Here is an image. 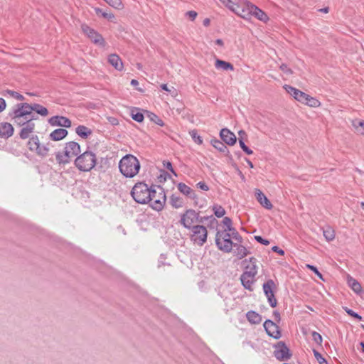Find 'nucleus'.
I'll use <instances>...</instances> for the list:
<instances>
[{
	"instance_id": "f257e3e1",
	"label": "nucleus",
	"mask_w": 364,
	"mask_h": 364,
	"mask_svg": "<svg viewBox=\"0 0 364 364\" xmlns=\"http://www.w3.org/2000/svg\"><path fill=\"white\" fill-rule=\"evenodd\" d=\"M225 7L245 19L252 16L258 20L267 22V15L257 6L247 0H219Z\"/></svg>"
},
{
	"instance_id": "f03ea898",
	"label": "nucleus",
	"mask_w": 364,
	"mask_h": 364,
	"mask_svg": "<svg viewBox=\"0 0 364 364\" xmlns=\"http://www.w3.org/2000/svg\"><path fill=\"white\" fill-rule=\"evenodd\" d=\"M18 113L11 109L9 113V116L16 125L22 127L19 132V136L21 139H26L34 132L36 127L33 122L34 119L31 117H24L23 114H18Z\"/></svg>"
},
{
	"instance_id": "7ed1b4c3",
	"label": "nucleus",
	"mask_w": 364,
	"mask_h": 364,
	"mask_svg": "<svg viewBox=\"0 0 364 364\" xmlns=\"http://www.w3.org/2000/svg\"><path fill=\"white\" fill-rule=\"evenodd\" d=\"M119 168L124 176L133 178L139 173L141 165L136 157L127 154L119 161Z\"/></svg>"
},
{
	"instance_id": "20e7f679",
	"label": "nucleus",
	"mask_w": 364,
	"mask_h": 364,
	"mask_svg": "<svg viewBox=\"0 0 364 364\" xmlns=\"http://www.w3.org/2000/svg\"><path fill=\"white\" fill-rule=\"evenodd\" d=\"M12 109L19 112L18 114H23L24 117H31L35 120L38 119V117L33 114V112H35L43 117H46L48 114L47 108L37 103H18Z\"/></svg>"
},
{
	"instance_id": "39448f33",
	"label": "nucleus",
	"mask_w": 364,
	"mask_h": 364,
	"mask_svg": "<svg viewBox=\"0 0 364 364\" xmlns=\"http://www.w3.org/2000/svg\"><path fill=\"white\" fill-rule=\"evenodd\" d=\"M284 89L288 92L291 97H293L298 102L305 104L311 107H318L320 106V102L306 93L288 85L284 86Z\"/></svg>"
},
{
	"instance_id": "423d86ee",
	"label": "nucleus",
	"mask_w": 364,
	"mask_h": 364,
	"mask_svg": "<svg viewBox=\"0 0 364 364\" xmlns=\"http://www.w3.org/2000/svg\"><path fill=\"white\" fill-rule=\"evenodd\" d=\"M152 186L149 187L144 182L136 183L131 191V196L133 199L139 204H147L150 200Z\"/></svg>"
},
{
	"instance_id": "0eeeda50",
	"label": "nucleus",
	"mask_w": 364,
	"mask_h": 364,
	"mask_svg": "<svg viewBox=\"0 0 364 364\" xmlns=\"http://www.w3.org/2000/svg\"><path fill=\"white\" fill-rule=\"evenodd\" d=\"M166 196L164 189L160 186H152L151 191L149 206L156 211H161L164 208Z\"/></svg>"
},
{
	"instance_id": "6e6552de",
	"label": "nucleus",
	"mask_w": 364,
	"mask_h": 364,
	"mask_svg": "<svg viewBox=\"0 0 364 364\" xmlns=\"http://www.w3.org/2000/svg\"><path fill=\"white\" fill-rule=\"evenodd\" d=\"M97 157L92 151H86L75 160V165L81 171H89L96 165Z\"/></svg>"
},
{
	"instance_id": "1a4fd4ad",
	"label": "nucleus",
	"mask_w": 364,
	"mask_h": 364,
	"mask_svg": "<svg viewBox=\"0 0 364 364\" xmlns=\"http://www.w3.org/2000/svg\"><path fill=\"white\" fill-rule=\"evenodd\" d=\"M205 218H201L199 213L193 209H188L181 215L179 223L186 229L191 230L196 223H201Z\"/></svg>"
},
{
	"instance_id": "9d476101",
	"label": "nucleus",
	"mask_w": 364,
	"mask_h": 364,
	"mask_svg": "<svg viewBox=\"0 0 364 364\" xmlns=\"http://www.w3.org/2000/svg\"><path fill=\"white\" fill-rule=\"evenodd\" d=\"M27 146L30 151H35L38 156L41 157L48 156L50 151V144H41L37 135H33L29 139Z\"/></svg>"
},
{
	"instance_id": "9b49d317",
	"label": "nucleus",
	"mask_w": 364,
	"mask_h": 364,
	"mask_svg": "<svg viewBox=\"0 0 364 364\" xmlns=\"http://www.w3.org/2000/svg\"><path fill=\"white\" fill-rule=\"evenodd\" d=\"M190 230V239L194 244L203 246L206 242L208 230L205 226L196 225Z\"/></svg>"
},
{
	"instance_id": "f8f14e48",
	"label": "nucleus",
	"mask_w": 364,
	"mask_h": 364,
	"mask_svg": "<svg viewBox=\"0 0 364 364\" xmlns=\"http://www.w3.org/2000/svg\"><path fill=\"white\" fill-rule=\"evenodd\" d=\"M215 243L219 250L229 253L233 247L230 235L225 231H218L215 236Z\"/></svg>"
},
{
	"instance_id": "ddd939ff",
	"label": "nucleus",
	"mask_w": 364,
	"mask_h": 364,
	"mask_svg": "<svg viewBox=\"0 0 364 364\" xmlns=\"http://www.w3.org/2000/svg\"><path fill=\"white\" fill-rule=\"evenodd\" d=\"M81 29L83 33L86 35L93 43L102 47L105 46V39L97 31L90 28L87 24H82Z\"/></svg>"
},
{
	"instance_id": "4468645a",
	"label": "nucleus",
	"mask_w": 364,
	"mask_h": 364,
	"mask_svg": "<svg viewBox=\"0 0 364 364\" xmlns=\"http://www.w3.org/2000/svg\"><path fill=\"white\" fill-rule=\"evenodd\" d=\"M274 355L279 360H287L290 358L291 353L289 348L282 341L275 346Z\"/></svg>"
},
{
	"instance_id": "2eb2a0df",
	"label": "nucleus",
	"mask_w": 364,
	"mask_h": 364,
	"mask_svg": "<svg viewBox=\"0 0 364 364\" xmlns=\"http://www.w3.org/2000/svg\"><path fill=\"white\" fill-rule=\"evenodd\" d=\"M264 328L267 333L274 338V339H279L281 337V332L279 326L272 321L267 319L264 321Z\"/></svg>"
},
{
	"instance_id": "dca6fc26",
	"label": "nucleus",
	"mask_w": 364,
	"mask_h": 364,
	"mask_svg": "<svg viewBox=\"0 0 364 364\" xmlns=\"http://www.w3.org/2000/svg\"><path fill=\"white\" fill-rule=\"evenodd\" d=\"M48 122L52 126H59L62 127H71V121L63 116H54L49 119Z\"/></svg>"
},
{
	"instance_id": "f3484780",
	"label": "nucleus",
	"mask_w": 364,
	"mask_h": 364,
	"mask_svg": "<svg viewBox=\"0 0 364 364\" xmlns=\"http://www.w3.org/2000/svg\"><path fill=\"white\" fill-rule=\"evenodd\" d=\"M220 136L222 140L228 145H234L236 143L237 138L234 133L230 132L228 129H222L220 132Z\"/></svg>"
},
{
	"instance_id": "a211bd4d",
	"label": "nucleus",
	"mask_w": 364,
	"mask_h": 364,
	"mask_svg": "<svg viewBox=\"0 0 364 364\" xmlns=\"http://www.w3.org/2000/svg\"><path fill=\"white\" fill-rule=\"evenodd\" d=\"M64 150L66 151L67 156L73 158L80 153V146L77 142L70 141L65 144Z\"/></svg>"
},
{
	"instance_id": "6ab92c4d",
	"label": "nucleus",
	"mask_w": 364,
	"mask_h": 364,
	"mask_svg": "<svg viewBox=\"0 0 364 364\" xmlns=\"http://www.w3.org/2000/svg\"><path fill=\"white\" fill-rule=\"evenodd\" d=\"M255 275L250 274V272L249 273L243 272L240 277V280H241V282H242L243 287L248 290H252V284L255 282Z\"/></svg>"
},
{
	"instance_id": "aec40b11",
	"label": "nucleus",
	"mask_w": 364,
	"mask_h": 364,
	"mask_svg": "<svg viewBox=\"0 0 364 364\" xmlns=\"http://www.w3.org/2000/svg\"><path fill=\"white\" fill-rule=\"evenodd\" d=\"M255 196L258 202L264 208H265L267 210H270L272 208V204L259 189L255 190Z\"/></svg>"
},
{
	"instance_id": "412c9836",
	"label": "nucleus",
	"mask_w": 364,
	"mask_h": 364,
	"mask_svg": "<svg viewBox=\"0 0 364 364\" xmlns=\"http://www.w3.org/2000/svg\"><path fill=\"white\" fill-rule=\"evenodd\" d=\"M245 264V273H250L256 276L257 274V267L256 265L257 259L254 257L250 258L249 260L245 259L244 262Z\"/></svg>"
},
{
	"instance_id": "4be33fe9",
	"label": "nucleus",
	"mask_w": 364,
	"mask_h": 364,
	"mask_svg": "<svg viewBox=\"0 0 364 364\" xmlns=\"http://www.w3.org/2000/svg\"><path fill=\"white\" fill-rule=\"evenodd\" d=\"M233 253L234 255L240 259L245 257L247 255L250 254V252L247 249L241 245V243H233Z\"/></svg>"
},
{
	"instance_id": "5701e85b",
	"label": "nucleus",
	"mask_w": 364,
	"mask_h": 364,
	"mask_svg": "<svg viewBox=\"0 0 364 364\" xmlns=\"http://www.w3.org/2000/svg\"><path fill=\"white\" fill-rule=\"evenodd\" d=\"M14 134V127L9 122L0 123V136L9 138Z\"/></svg>"
},
{
	"instance_id": "b1692460",
	"label": "nucleus",
	"mask_w": 364,
	"mask_h": 364,
	"mask_svg": "<svg viewBox=\"0 0 364 364\" xmlns=\"http://www.w3.org/2000/svg\"><path fill=\"white\" fill-rule=\"evenodd\" d=\"M108 62L117 70L123 69V63L117 54H111L108 56Z\"/></svg>"
},
{
	"instance_id": "393cba45",
	"label": "nucleus",
	"mask_w": 364,
	"mask_h": 364,
	"mask_svg": "<svg viewBox=\"0 0 364 364\" xmlns=\"http://www.w3.org/2000/svg\"><path fill=\"white\" fill-rule=\"evenodd\" d=\"M68 134V131L63 128L55 129L50 134V138L53 141H59L64 139Z\"/></svg>"
},
{
	"instance_id": "a878e982",
	"label": "nucleus",
	"mask_w": 364,
	"mask_h": 364,
	"mask_svg": "<svg viewBox=\"0 0 364 364\" xmlns=\"http://www.w3.org/2000/svg\"><path fill=\"white\" fill-rule=\"evenodd\" d=\"M215 67L218 70H234V66L229 62L217 59L215 62Z\"/></svg>"
},
{
	"instance_id": "bb28decb",
	"label": "nucleus",
	"mask_w": 364,
	"mask_h": 364,
	"mask_svg": "<svg viewBox=\"0 0 364 364\" xmlns=\"http://www.w3.org/2000/svg\"><path fill=\"white\" fill-rule=\"evenodd\" d=\"M247 321L252 324H259L262 321V316L255 311H250L246 314Z\"/></svg>"
},
{
	"instance_id": "cd10ccee",
	"label": "nucleus",
	"mask_w": 364,
	"mask_h": 364,
	"mask_svg": "<svg viewBox=\"0 0 364 364\" xmlns=\"http://www.w3.org/2000/svg\"><path fill=\"white\" fill-rule=\"evenodd\" d=\"M171 205L174 208H181L184 205L183 199L177 195L172 194L169 199Z\"/></svg>"
},
{
	"instance_id": "c85d7f7f",
	"label": "nucleus",
	"mask_w": 364,
	"mask_h": 364,
	"mask_svg": "<svg viewBox=\"0 0 364 364\" xmlns=\"http://www.w3.org/2000/svg\"><path fill=\"white\" fill-rule=\"evenodd\" d=\"M75 132L82 139H87L92 134V130L84 125H80L75 129Z\"/></svg>"
},
{
	"instance_id": "c756f323",
	"label": "nucleus",
	"mask_w": 364,
	"mask_h": 364,
	"mask_svg": "<svg viewBox=\"0 0 364 364\" xmlns=\"http://www.w3.org/2000/svg\"><path fill=\"white\" fill-rule=\"evenodd\" d=\"M274 287L275 284L272 279H269L265 283H264L263 291L266 296H269L271 294H274L272 289Z\"/></svg>"
},
{
	"instance_id": "7c9ffc66",
	"label": "nucleus",
	"mask_w": 364,
	"mask_h": 364,
	"mask_svg": "<svg viewBox=\"0 0 364 364\" xmlns=\"http://www.w3.org/2000/svg\"><path fill=\"white\" fill-rule=\"evenodd\" d=\"M212 145L222 153L228 152V148L225 144L218 139H213L211 141Z\"/></svg>"
},
{
	"instance_id": "2f4dec72",
	"label": "nucleus",
	"mask_w": 364,
	"mask_h": 364,
	"mask_svg": "<svg viewBox=\"0 0 364 364\" xmlns=\"http://www.w3.org/2000/svg\"><path fill=\"white\" fill-rule=\"evenodd\" d=\"M70 159L71 157L70 156H67L65 150L63 152H58L56 154V160L59 164H68Z\"/></svg>"
},
{
	"instance_id": "473e14b6",
	"label": "nucleus",
	"mask_w": 364,
	"mask_h": 364,
	"mask_svg": "<svg viewBox=\"0 0 364 364\" xmlns=\"http://www.w3.org/2000/svg\"><path fill=\"white\" fill-rule=\"evenodd\" d=\"M352 124L358 132L364 135V121L359 119H354Z\"/></svg>"
},
{
	"instance_id": "72a5a7b5",
	"label": "nucleus",
	"mask_w": 364,
	"mask_h": 364,
	"mask_svg": "<svg viewBox=\"0 0 364 364\" xmlns=\"http://www.w3.org/2000/svg\"><path fill=\"white\" fill-rule=\"evenodd\" d=\"M323 235L328 242L333 240L335 238V232L331 227H328L324 229L323 230Z\"/></svg>"
},
{
	"instance_id": "f704fd0d",
	"label": "nucleus",
	"mask_w": 364,
	"mask_h": 364,
	"mask_svg": "<svg viewBox=\"0 0 364 364\" xmlns=\"http://www.w3.org/2000/svg\"><path fill=\"white\" fill-rule=\"evenodd\" d=\"M348 284L351 289L357 294L360 293L362 290V287L360 283L353 278H350L348 279Z\"/></svg>"
},
{
	"instance_id": "c9c22d12",
	"label": "nucleus",
	"mask_w": 364,
	"mask_h": 364,
	"mask_svg": "<svg viewBox=\"0 0 364 364\" xmlns=\"http://www.w3.org/2000/svg\"><path fill=\"white\" fill-rule=\"evenodd\" d=\"M229 235H230V237L237 241L239 243L242 242V237L238 233L235 228H231L228 230Z\"/></svg>"
},
{
	"instance_id": "e433bc0d",
	"label": "nucleus",
	"mask_w": 364,
	"mask_h": 364,
	"mask_svg": "<svg viewBox=\"0 0 364 364\" xmlns=\"http://www.w3.org/2000/svg\"><path fill=\"white\" fill-rule=\"evenodd\" d=\"M95 11L97 15H101L103 18L108 20L112 21L114 18V15L112 13H107L100 8H95Z\"/></svg>"
},
{
	"instance_id": "4c0bfd02",
	"label": "nucleus",
	"mask_w": 364,
	"mask_h": 364,
	"mask_svg": "<svg viewBox=\"0 0 364 364\" xmlns=\"http://www.w3.org/2000/svg\"><path fill=\"white\" fill-rule=\"evenodd\" d=\"M213 210L217 218H222L225 214V209L220 205L215 204L213 206Z\"/></svg>"
},
{
	"instance_id": "58836bf2",
	"label": "nucleus",
	"mask_w": 364,
	"mask_h": 364,
	"mask_svg": "<svg viewBox=\"0 0 364 364\" xmlns=\"http://www.w3.org/2000/svg\"><path fill=\"white\" fill-rule=\"evenodd\" d=\"M177 187L178 191L186 196L187 195L191 193V191H192V188H191L189 186H188L186 184L183 183H179Z\"/></svg>"
},
{
	"instance_id": "ea45409f",
	"label": "nucleus",
	"mask_w": 364,
	"mask_h": 364,
	"mask_svg": "<svg viewBox=\"0 0 364 364\" xmlns=\"http://www.w3.org/2000/svg\"><path fill=\"white\" fill-rule=\"evenodd\" d=\"M107 4H108L110 6L117 9H123V4L121 0H104Z\"/></svg>"
},
{
	"instance_id": "a19ab883",
	"label": "nucleus",
	"mask_w": 364,
	"mask_h": 364,
	"mask_svg": "<svg viewBox=\"0 0 364 364\" xmlns=\"http://www.w3.org/2000/svg\"><path fill=\"white\" fill-rule=\"evenodd\" d=\"M131 116L134 120L137 122H141L144 120V115L142 113L136 112L135 110H132Z\"/></svg>"
},
{
	"instance_id": "79ce46f5",
	"label": "nucleus",
	"mask_w": 364,
	"mask_h": 364,
	"mask_svg": "<svg viewBox=\"0 0 364 364\" xmlns=\"http://www.w3.org/2000/svg\"><path fill=\"white\" fill-rule=\"evenodd\" d=\"M149 117L150 118V119L152 122H154L156 124H158L161 127H163L164 125L163 120L161 119H160L156 114H155L154 113H149Z\"/></svg>"
},
{
	"instance_id": "37998d69",
	"label": "nucleus",
	"mask_w": 364,
	"mask_h": 364,
	"mask_svg": "<svg viewBox=\"0 0 364 364\" xmlns=\"http://www.w3.org/2000/svg\"><path fill=\"white\" fill-rule=\"evenodd\" d=\"M314 355L319 364H328L326 360L316 350H313Z\"/></svg>"
},
{
	"instance_id": "c03bdc74",
	"label": "nucleus",
	"mask_w": 364,
	"mask_h": 364,
	"mask_svg": "<svg viewBox=\"0 0 364 364\" xmlns=\"http://www.w3.org/2000/svg\"><path fill=\"white\" fill-rule=\"evenodd\" d=\"M239 144L241 149L247 154H252L253 151L248 146H247L242 139H239Z\"/></svg>"
},
{
	"instance_id": "a18cd8bd",
	"label": "nucleus",
	"mask_w": 364,
	"mask_h": 364,
	"mask_svg": "<svg viewBox=\"0 0 364 364\" xmlns=\"http://www.w3.org/2000/svg\"><path fill=\"white\" fill-rule=\"evenodd\" d=\"M191 136H192L193 141L198 144H201L203 143V140L201 137L197 134V132L195 130H193L190 132Z\"/></svg>"
},
{
	"instance_id": "49530a36",
	"label": "nucleus",
	"mask_w": 364,
	"mask_h": 364,
	"mask_svg": "<svg viewBox=\"0 0 364 364\" xmlns=\"http://www.w3.org/2000/svg\"><path fill=\"white\" fill-rule=\"evenodd\" d=\"M344 310L349 316H351L359 321L362 320V316H360L358 314L354 312L352 309H350L348 307H344Z\"/></svg>"
},
{
	"instance_id": "de8ad7c7",
	"label": "nucleus",
	"mask_w": 364,
	"mask_h": 364,
	"mask_svg": "<svg viewBox=\"0 0 364 364\" xmlns=\"http://www.w3.org/2000/svg\"><path fill=\"white\" fill-rule=\"evenodd\" d=\"M223 224L226 227V228L223 230L225 232H228L229 228H232V220L228 217H225L223 220Z\"/></svg>"
},
{
	"instance_id": "09e8293b",
	"label": "nucleus",
	"mask_w": 364,
	"mask_h": 364,
	"mask_svg": "<svg viewBox=\"0 0 364 364\" xmlns=\"http://www.w3.org/2000/svg\"><path fill=\"white\" fill-rule=\"evenodd\" d=\"M7 93L9 95H10L12 97H14L18 100H24V97L17 92L12 91V90H7Z\"/></svg>"
},
{
	"instance_id": "8fccbe9b",
	"label": "nucleus",
	"mask_w": 364,
	"mask_h": 364,
	"mask_svg": "<svg viewBox=\"0 0 364 364\" xmlns=\"http://www.w3.org/2000/svg\"><path fill=\"white\" fill-rule=\"evenodd\" d=\"M313 340L318 344H321L322 343V336L317 332L313 331L311 333Z\"/></svg>"
},
{
	"instance_id": "3c124183",
	"label": "nucleus",
	"mask_w": 364,
	"mask_h": 364,
	"mask_svg": "<svg viewBox=\"0 0 364 364\" xmlns=\"http://www.w3.org/2000/svg\"><path fill=\"white\" fill-rule=\"evenodd\" d=\"M306 267L307 269L313 271L320 279H323L322 274L319 272V271L315 266L311 264H306Z\"/></svg>"
},
{
	"instance_id": "603ef678",
	"label": "nucleus",
	"mask_w": 364,
	"mask_h": 364,
	"mask_svg": "<svg viewBox=\"0 0 364 364\" xmlns=\"http://www.w3.org/2000/svg\"><path fill=\"white\" fill-rule=\"evenodd\" d=\"M269 304L272 307H275L277 304V299L274 297V294H271L269 296H267Z\"/></svg>"
},
{
	"instance_id": "864d4df0",
	"label": "nucleus",
	"mask_w": 364,
	"mask_h": 364,
	"mask_svg": "<svg viewBox=\"0 0 364 364\" xmlns=\"http://www.w3.org/2000/svg\"><path fill=\"white\" fill-rule=\"evenodd\" d=\"M255 239L257 242L264 245H268L269 244V241L266 240V239H264L262 238L261 236L259 235H256L255 236Z\"/></svg>"
},
{
	"instance_id": "5fc2aeb1",
	"label": "nucleus",
	"mask_w": 364,
	"mask_h": 364,
	"mask_svg": "<svg viewBox=\"0 0 364 364\" xmlns=\"http://www.w3.org/2000/svg\"><path fill=\"white\" fill-rule=\"evenodd\" d=\"M196 186L198 188H200V190L208 191L209 190L208 186L203 181H200L196 184Z\"/></svg>"
},
{
	"instance_id": "6e6d98bb",
	"label": "nucleus",
	"mask_w": 364,
	"mask_h": 364,
	"mask_svg": "<svg viewBox=\"0 0 364 364\" xmlns=\"http://www.w3.org/2000/svg\"><path fill=\"white\" fill-rule=\"evenodd\" d=\"M281 70L284 73L287 75H291L292 74V70L288 68V66L286 64H282L280 65Z\"/></svg>"
},
{
	"instance_id": "4d7b16f0",
	"label": "nucleus",
	"mask_w": 364,
	"mask_h": 364,
	"mask_svg": "<svg viewBox=\"0 0 364 364\" xmlns=\"http://www.w3.org/2000/svg\"><path fill=\"white\" fill-rule=\"evenodd\" d=\"M197 15V13L194 11H189L186 13V16H188L191 21L195 20Z\"/></svg>"
},
{
	"instance_id": "13d9d810",
	"label": "nucleus",
	"mask_w": 364,
	"mask_h": 364,
	"mask_svg": "<svg viewBox=\"0 0 364 364\" xmlns=\"http://www.w3.org/2000/svg\"><path fill=\"white\" fill-rule=\"evenodd\" d=\"M272 250L274 252L278 253L280 255H284V251L283 250L280 249L278 246H273L272 247Z\"/></svg>"
},
{
	"instance_id": "bf43d9fd",
	"label": "nucleus",
	"mask_w": 364,
	"mask_h": 364,
	"mask_svg": "<svg viewBox=\"0 0 364 364\" xmlns=\"http://www.w3.org/2000/svg\"><path fill=\"white\" fill-rule=\"evenodd\" d=\"M6 108V102L4 99L0 97V113Z\"/></svg>"
},
{
	"instance_id": "052dcab7",
	"label": "nucleus",
	"mask_w": 364,
	"mask_h": 364,
	"mask_svg": "<svg viewBox=\"0 0 364 364\" xmlns=\"http://www.w3.org/2000/svg\"><path fill=\"white\" fill-rule=\"evenodd\" d=\"M187 196L188 198H190L191 199H193V200H196L198 199V196L197 194L196 193V192L192 189V191H191V193H189L188 195H187Z\"/></svg>"
},
{
	"instance_id": "680f3d73",
	"label": "nucleus",
	"mask_w": 364,
	"mask_h": 364,
	"mask_svg": "<svg viewBox=\"0 0 364 364\" xmlns=\"http://www.w3.org/2000/svg\"><path fill=\"white\" fill-rule=\"evenodd\" d=\"M273 316H274V320L277 321V322H279L280 320H281V317H280V314L278 311H275L273 312Z\"/></svg>"
},
{
	"instance_id": "e2e57ef3",
	"label": "nucleus",
	"mask_w": 364,
	"mask_h": 364,
	"mask_svg": "<svg viewBox=\"0 0 364 364\" xmlns=\"http://www.w3.org/2000/svg\"><path fill=\"white\" fill-rule=\"evenodd\" d=\"M161 88L163 90H165V91H167V92H171V90H170L167 85L166 84H161Z\"/></svg>"
},
{
	"instance_id": "0e129e2a",
	"label": "nucleus",
	"mask_w": 364,
	"mask_h": 364,
	"mask_svg": "<svg viewBox=\"0 0 364 364\" xmlns=\"http://www.w3.org/2000/svg\"><path fill=\"white\" fill-rule=\"evenodd\" d=\"M239 139H242L245 136H246V133L244 130H240L238 132Z\"/></svg>"
},
{
	"instance_id": "69168bd1",
	"label": "nucleus",
	"mask_w": 364,
	"mask_h": 364,
	"mask_svg": "<svg viewBox=\"0 0 364 364\" xmlns=\"http://www.w3.org/2000/svg\"><path fill=\"white\" fill-rule=\"evenodd\" d=\"M131 85L136 87L139 85V82L136 80L133 79L131 81Z\"/></svg>"
},
{
	"instance_id": "338daca9",
	"label": "nucleus",
	"mask_w": 364,
	"mask_h": 364,
	"mask_svg": "<svg viewBox=\"0 0 364 364\" xmlns=\"http://www.w3.org/2000/svg\"><path fill=\"white\" fill-rule=\"evenodd\" d=\"M166 168L170 170L171 171L173 172V169L172 168V165L170 162H167Z\"/></svg>"
},
{
	"instance_id": "774afa93",
	"label": "nucleus",
	"mask_w": 364,
	"mask_h": 364,
	"mask_svg": "<svg viewBox=\"0 0 364 364\" xmlns=\"http://www.w3.org/2000/svg\"><path fill=\"white\" fill-rule=\"evenodd\" d=\"M215 43L220 46H223V41L221 39H217Z\"/></svg>"
}]
</instances>
